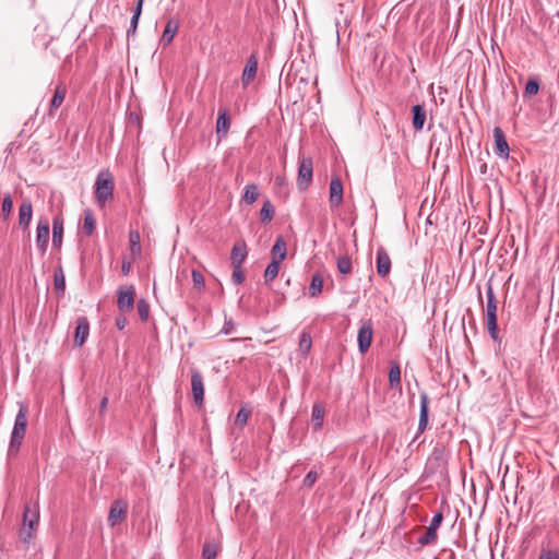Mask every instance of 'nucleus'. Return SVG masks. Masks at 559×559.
<instances>
[{"label":"nucleus","mask_w":559,"mask_h":559,"mask_svg":"<svg viewBox=\"0 0 559 559\" xmlns=\"http://www.w3.org/2000/svg\"><path fill=\"white\" fill-rule=\"evenodd\" d=\"M271 253H272V260L282 262L286 258V254H287L286 242L283 237L276 238V240L272 247Z\"/></svg>","instance_id":"24"},{"label":"nucleus","mask_w":559,"mask_h":559,"mask_svg":"<svg viewBox=\"0 0 559 559\" xmlns=\"http://www.w3.org/2000/svg\"><path fill=\"white\" fill-rule=\"evenodd\" d=\"M90 334V323L87 318L80 317L76 320L75 333H74V344L78 347H81Z\"/></svg>","instance_id":"14"},{"label":"nucleus","mask_w":559,"mask_h":559,"mask_svg":"<svg viewBox=\"0 0 559 559\" xmlns=\"http://www.w3.org/2000/svg\"><path fill=\"white\" fill-rule=\"evenodd\" d=\"M412 124L416 131H420L424 128L426 121V110L423 105H415L412 108Z\"/></svg>","instance_id":"22"},{"label":"nucleus","mask_w":559,"mask_h":559,"mask_svg":"<svg viewBox=\"0 0 559 559\" xmlns=\"http://www.w3.org/2000/svg\"><path fill=\"white\" fill-rule=\"evenodd\" d=\"M49 242V221L47 217H40L36 227V247L44 254L47 251Z\"/></svg>","instance_id":"8"},{"label":"nucleus","mask_w":559,"mask_h":559,"mask_svg":"<svg viewBox=\"0 0 559 559\" xmlns=\"http://www.w3.org/2000/svg\"><path fill=\"white\" fill-rule=\"evenodd\" d=\"M191 391L194 403L202 406L204 402V382L201 372L195 368L191 369Z\"/></svg>","instance_id":"9"},{"label":"nucleus","mask_w":559,"mask_h":559,"mask_svg":"<svg viewBox=\"0 0 559 559\" xmlns=\"http://www.w3.org/2000/svg\"><path fill=\"white\" fill-rule=\"evenodd\" d=\"M131 270V263L128 261H123L121 265V272L123 275H128Z\"/></svg>","instance_id":"51"},{"label":"nucleus","mask_w":559,"mask_h":559,"mask_svg":"<svg viewBox=\"0 0 559 559\" xmlns=\"http://www.w3.org/2000/svg\"><path fill=\"white\" fill-rule=\"evenodd\" d=\"M107 405H108V397L104 396L99 403V414L100 415H103L106 412Z\"/></svg>","instance_id":"50"},{"label":"nucleus","mask_w":559,"mask_h":559,"mask_svg":"<svg viewBox=\"0 0 559 559\" xmlns=\"http://www.w3.org/2000/svg\"><path fill=\"white\" fill-rule=\"evenodd\" d=\"M230 128V119L227 109L223 108L218 110V117L216 121V133L219 138L225 136Z\"/></svg>","instance_id":"21"},{"label":"nucleus","mask_w":559,"mask_h":559,"mask_svg":"<svg viewBox=\"0 0 559 559\" xmlns=\"http://www.w3.org/2000/svg\"><path fill=\"white\" fill-rule=\"evenodd\" d=\"M66 94H67L66 86H63L61 84L57 85V87L55 90V94L50 100V106H49V115L50 116H53L55 110H57L62 105V103L66 98Z\"/></svg>","instance_id":"23"},{"label":"nucleus","mask_w":559,"mask_h":559,"mask_svg":"<svg viewBox=\"0 0 559 559\" xmlns=\"http://www.w3.org/2000/svg\"><path fill=\"white\" fill-rule=\"evenodd\" d=\"M336 265H337V271L343 275L349 274L353 269L352 259L347 254L340 255L337 258Z\"/></svg>","instance_id":"31"},{"label":"nucleus","mask_w":559,"mask_h":559,"mask_svg":"<svg viewBox=\"0 0 559 559\" xmlns=\"http://www.w3.org/2000/svg\"><path fill=\"white\" fill-rule=\"evenodd\" d=\"M115 181L108 170L100 171L95 180V202L103 206L114 198Z\"/></svg>","instance_id":"3"},{"label":"nucleus","mask_w":559,"mask_h":559,"mask_svg":"<svg viewBox=\"0 0 559 559\" xmlns=\"http://www.w3.org/2000/svg\"><path fill=\"white\" fill-rule=\"evenodd\" d=\"M323 288V278L320 274H314L311 278V283L309 286V295L310 297H317L321 294Z\"/></svg>","instance_id":"30"},{"label":"nucleus","mask_w":559,"mask_h":559,"mask_svg":"<svg viewBox=\"0 0 559 559\" xmlns=\"http://www.w3.org/2000/svg\"><path fill=\"white\" fill-rule=\"evenodd\" d=\"M129 238H130V243H131V247H132V252L140 253L141 252V247H140V235H139V233L138 231H130Z\"/></svg>","instance_id":"43"},{"label":"nucleus","mask_w":559,"mask_h":559,"mask_svg":"<svg viewBox=\"0 0 559 559\" xmlns=\"http://www.w3.org/2000/svg\"><path fill=\"white\" fill-rule=\"evenodd\" d=\"M389 383L391 388L401 385V369L400 366L394 364L391 366L389 371Z\"/></svg>","instance_id":"34"},{"label":"nucleus","mask_w":559,"mask_h":559,"mask_svg":"<svg viewBox=\"0 0 559 559\" xmlns=\"http://www.w3.org/2000/svg\"><path fill=\"white\" fill-rule=\"evenodd\" d=\"M27 407L24 404H20L19 412L15 416L14 426L11 432L8 454L10 456L15 455L20 450V447L25 437L27 427Z\"/></svg>","instance_id":"1"},{"label":"nucleus","mask_w":559,"mask_h":559,"mask_svg":"<svg viewBox=\"0 0 559 559\" xmlns=\"http://www.w3.org/2000/svg\"><path fill=\"white\" fill-rule=\"evenodd\" d=\"M126 322H127V321H126V319H124V318H122V319L117 318V319H116V325H117V328H118L119 330H123V329H124V326H126Z\"/></svg>","instance_id":"52"},{"label":"nucleus","mask_w":559,"mask_h":559,"mask_svg":"<svg viewBox=\"0 0 559 559\" xmlns=\"http://www.w3.org/2000/svg\"><path fill=\"white\" fill-rule=\"evenodd\" d=\"M429 397L426 392L420 393V412L418 421V433H423L428 427L429 417Z\"/></svg>","instance_id":"15"},{"label":"nucleus","mask_w":559,"mask_h":559,"mask_svg":"<svg viewBox=\"0 0 559 559\" xmlns=\"http://www.w3.org/2000/svg\"><path fill=\"white\" fill-rule=\"evenodd\" d=\"M234 326L235 325H234L231 320L230 321H226L222 331L226 335L231 334L233 331H234Z\"/></svg>","instance_id":"49"},{"label":"nucleus","mask_w":559,"mask_h":559,"mask_svg":"<svg viewBox=\"0 0 559 559\" xmlns=\"http://www.w3.org/2000/svg\"><path fill=\"white\" fill-rule=\"evenodd\" d=\"M372 324L370 321L364 322L357 334L358 348L360 354L367 353L372 342Z\"/></svg>","instance_id":"10"},{"label":"nucleus","mask_w":559,"mask_h":559,"mask_svg":"<svg viewBox=\"0 0 559 559\" xmlns=\"http://www.w3.org/2000/svg\"><path fill=\"white\" fill-rule=\"evenodd\" d=\"M135 289L133 285L121 286L118 289L117 307L120 311L129 312L134 307Z\"/></svg>","instance_id":"6"},{"label":"nucleus","mask_w":559,"mask_h":559,"mask_svg":"<svg viewBox=\"0 0 559 559\" xmlns=\"http://www.w3.org/2000/svg\"><path fill=\"white\" fill-rule=\"evenodd\" d=\"M95 226H96V222H95L93 214L90 211L85 212L84 222H83L84 233L87 236L92 235V233L95 229Z\"/></svg>","instance_id":"37"},{"label":"nucleus","mask_w":559,"mask_h":559,"mask_svg":"<svg viewBox=\"0 0 559 559\" xmlns=\"http://www.w3.org/2000/svg\"><path fill=\"white\" fill-rule=\"evenodd\" d=\"M33 216V205L31 201L24 200L19 209V224L25 229L29 226Z\"/></svg>","instance_id":"19"},{"label":"nucleus","mask_w":559,"mask_h":559,"mask_svg":"<svg viewBox=\"0 0 559 559\" xmlns=\"http://www.w3.org/2000/svg\"><path fill=\"white\" fill-rule=\"evenodd\" d=\"M13 207V201L10 194L4 195L2 205H1V212L4 217H8L12 211Z\"/></svg>","instance_id":"42"},{"label":"nucleus","mask_w":559,"mask_h":559,"mask_svg":"<svg viewBox=\"0 0 559 559\" xmlns=\"http://www.w3.org/2000/svg\"><path fill=\"white\" fill-rule=\"evenodd\" d=\"M313 164L310 157L300 159L298 167L297 185L299 189H307L312 181Z\"/></svg>","instance_id":"7"},{"label":"nucleus","mask_w":559,"mask_h":559,"mask_svg":"<svg viewBox=\"0 0 559 559\" xmlns=\"http://www.w3.org/2000/svg\"><path fill=\"white\" fill-rule=\"evenodd\" d=\"M260 216H261V221L263 223H269L272 221V218L274 216V207L269 200H266L263 203L262 209L260 211Z\"/></svg>","instance_id":"35"},{"label":"nucleus","mask_w":559,"mask_h":559,"mask_svg":"<svg viewBox=\"0 0 559 559\" xmlns=\"http://www.w3.org/2000/svg\"><path fill=\"white\" fill-rule=\"evenodd\" d=\"M257 69H258V59L254 55H251L248 59H247V63L243 68V71H242V78H241V81H242V85L246 87L248 86V84L250 83V81H252L255 76V73H257Z\"/></svg>","instance_id":"16"},{"label":"nucleus","mask_w":559,"mask_h":559,"mask_svg":"<svg viewBox=\"0 0 559 559\" xmlns=\"http://www.w3.org/2000/svg\"><path fill=\"white\" fill-rule=\"evenodd\" d=\"M39 522V510L36 504H25L23 512V523L19 532L20 540L26 545L34 538Z\"/></svg>","instance_id":"2"},{"label":"nucleus","mask_w":559,"mask_h":559,"mask_svg":"<svg viewBox=\"0 0 559 559\" xmlns=\"http://www.w3.org/2000/svg\"><path fill=\"white\" fill-rule=\"evenodd\" d=\"M324 411L319 405L312 407V421L317 428H320L323 423Z\"/></svg>","instance_id":"39"},{"label":"nucleus","mask_w":559,"mask_h":559,"mask_svg":"<svg viewBox=\"0 0 559 559\" xmlns=\"http://www.w3.org/2000/svg\"><path fill=\"white\" fill-rule=\"evenodd\" d=\"M377 273L380 277L384 278L389 275L391 271V259L389 253L383 247L378 248L377 250Z\"/></svg>","instance_id":"12"},{"label":"nucleus","mask_w":559,"mask_h":559,"mask_svg":"<svg viewBox=\"0 0 559 559\" xmlns=\"http://www.w3.org/2000/svg\"><path fill=\"white\" fill-rule=\"evenodd\" d=\"M136 310L142 321H146L148 319L150 306L145 299L138 300Z\"/></svg>","instance_id":"38"},{"label":"nucleus","mask_w":559,"mask_h":559,"mask_svg":"<svg viewBox=\"0 0 559 559\" xmlns=\"http://www.w3.org/2000/svg\"><path fill=\"white\" fill-rule=\"evenodd\" d=\"M343 202V183L335 177L330 182V205L332 209L338 207Z\"/></svg>","instance_id":"13"},{"label":"nucleus","mask_w":559,"mask_h":559,"mask_svg":"<svg viewBox=\"0 0 559 559\" xmlns=\"http://www.w3.org/2000/svg\"><path fill=\"white\" fill-rule=\"evenodd\" d=\"M250 414L251 409L241 407L236 415L235 425L242 429L247 425Z\"/></svg>","instance_id":"36"},{"label":"nucleus","mask_w":559,"mask_h":559,"mask_svg":"<svg viewBox=\"0 0 559 559\" xmlns=\"http://www.w3.org/2000/svg\"><path fill=\"white\" fill-rule=\"evenodd\" d=\"M539 91V83L535 79H531L525 86V94L526 95H535Z\"/></svg>","instance_id":"45"},{"label":"nucleus","mask_w":559,"mask_h":559,"mask_svg":"<svg viewBox=\"0 0 559 559\" xmlns=\"http://www.w3.org/2000/svg\"><path fill=\"white\" fill-rule=\"evenodd\" d=\"M231 280L236 285L242 284L245 281V273L241 266H233Z\"/></svg>","instance_id":"44"},{"label":"nucleus","mask_w":559,"mask_h":559,"mask_svg":"<svg viewBox=\"0 0 559 559\" xmlns=\"http://www.w3.org/2000/svg\"><path fill=\"white\" fill-rule=\"evenodd\" d=\"M495 153L502 158H508L510 153L509 144L500 127L493 128Z\"/></svg>","instance_id":"11"},{"label":"nucleus","mask_w":559,"mask_h":559,"mask_svg":"<svg viewBox=\"0 0 559 559\" xmlns=\"http://www.w3.org/2000/svg\"><path fill=\"white\" fill-rule=\"evenodd\" d=\"M318 479V473L310 471L304 478L302 484L305 487L310 488L314 485Z\"/></svg>","instance_id":"46"},{"label":"nucleus","mask_w":559,"mask_h":559,"mask_svg":"<svg viewBox=\"0 0 559 559\" xmlns=\"http://www.w3.org/2000/svg\"><path fill=\"white\" fill-rule=\"evenodd\" d=\"M53 287L59 296H63L66 290V276L61 266L57 267L53 273Z\"/></svg>","instance_id":"26"},{"label":"nucleus","mask_w":559,"mask_h":559,"mask_svg":"<svg viewBox=\"0 0 559 559\" xmlns=\"http://www.w3.org/2000/svg\"><path fill=\"white\" fill-rule=\"evenodd\" d=\"M311 337L308 333H302L299 341V348L304 355H307L311 348Z\"/></svg>","instance_id":"40"},{"label":"nucleus","mask_w":559,"mask_h":559,"mask_svg":"<svg viewBox=\"0 0 559 559\" xmlns=\"http://www.w3.org/2000/svg\"><path fill=\"white\" fill-rule=\"evenodd\" d=\"M280 261L272 260L271 263L266 266L264 271V281L265 283H271L278 274L280 271Z\"/></svg>","instance_id":"32"},{"label":"nucleus","mask_w":559,"mask_h":559,"mask_svg":"<svg viewBox=\"0 0 559 559\" xmlns=\"http://www.w3.org/2000/svg\"><path fill=\"white\" fill-rule=\"evenodd\" d=\"M63 239V217L56 215L52 219V246L60 249Z\"/></svg>","instance_id":"17"},{"label":"nucleus","mask_w":559,"mask_h":559,"mask_svg":"<svg viewBox=\"0 0 559 559\" xmlns=\"http://www.w3.org/2000/svg\"><path fill=\"white\" fill-rule=\"evenodd\" d=\"M487 304H486V326L492 340H498V325H497V300L493 294L491 284L487 285L486 289Z\"/></svg>","instance_id":"4"},{"label":"nucleus","mask_w":559,"mask_h":559,"mask_svg":"<svg viewBox=\"0 0 559 559\" xmlns=\"http://www.w3.org/2000/svg\"><path fill=\"white\" fill-rule=\"evenodd\" d=\"M178 28L179 22L175 19H169L163 32L160 44L163 46H168L174 40V37L176 36Z\"/></svg>","instance_id":"20"},{"label":"nucleus","mask_w":559,"mask_h":559,"mask_svg":"<svg viewBox=\"0 0 559 559\" xmlns=\"http://www.w3.org/2000/svg\"><path fill=\"white\" fill-rule=\"evenodd\" d=\"M443 521V513L441 511H438L431 519L430 521V524H429V527H432L435 528L436 531H438V528L440 527L441 523Z\"/></svg>","instance_id":"47"},{"label":"nucleus","mask_w":559,"mask_h":559,"mask_svg":"<svg viewBox=\"0 0 559 559\" xmlns=\"http://www.w3.org/2000/svg\"><path fill=\"white\" fill-rule=\"evenodd\" d=\"M218 545L214 542H205L202 547L203 559H215L217 556Z\"/></svg>","instance_id":"33"},{"label":"nucleus","mask_w":559,"mask_h":559,"mask_svg":"<svg viewBox=\"0 0 559 559\" xmlns=\"http://www.w3.org/2000/svg\"><path fill=\"white\" fill-rule=\"evenodd\" d=\"M429 461H435L438 465L445 462V445L437 443L430 454Z\"/></svg>","instance_id":"29"},{"label":"nucleus","mask_w":559,"mask_h":559,"mask_svg":"<svg viewBox=\"0 0 559 559\" xmlns=\"http://www.w3.org/2000/svg\"><path fill=\"white\" fill-rule=\"evenodd\" d=\"M144 0H138V3L133 10V14L131 16L130 26L127 31V35H134L138 28L139 20L142 13V7H143Z\"/></svg>","instance_id":"25"},{"label":"nucleus","mask_w":559,"mask_h":559,"mask_svg":"<svg viewBox=\"0 0 559 559\" xmlns=\"http://www.w3.org/2000/svg\"><path fill=\"white\" fill-rule=\"evenodd\" d=\"M437 532L438 531H436L435 528L428 526L426 533L418 538V544L420 546L435 545L438 540Z\"/></svg>","instance_id":"28"},{"label":"nucleus","mask_w":559,"mask_h":559,"mask_svg":"<svg viewBox=\"0 0 559 559\" xmlns=\"http://www.w3.org/2000/svg\"><path fill=\"white\" fill-rule=\"evenodd\" d=\"M192 282L197 289L202 290L205 287V281L201 272L192 270Z\"/></svg>","instance_id":"41"},{"label":"nucleus","mask_w":559,"mask_h":559,"mask_svg":"<svg viewBox=\"0 0 559 559\" xmlns=\"http://www.w3.org/2000/svg\"><path fill=\"white\" fill-rule=\"evenodd\" d=\"M539 559H559V555L556 551L548 550L540 555Z\"/></svg>","instance_id":"48"},{"label":"nucleus","mask_w":559,"mask_h":559,"mask_svg":"<svg viewBox=\"0 0 559 559\" xmlns=\"http://www.w3.org/2000/svg\"><path fill=\"white\" fill-rule=\"evenodd\" d=\"M247 255V245L245 242L235 243L230 253V261L233 266H242Z\"/></svg>","instance_id":"18"},{"label":"nucleus","mask_w":559,"mask_h":559,"mask_svg":"<svg viewBox=\"0 0 559 559\" xmlns=\"http://www.w3.org/2000/svg\"><path fill=\"white\" fill-rule=\"evenodd\" d=\"M259 198V189L254 183H249L245 188L242 201L247 204H253Z\"/></svg>","instance_id":"27"},{"label":"nucleus","mask_w":559,"mask_h":559,"mask_svg":"<svg viewBox=\"0 0 559 559\" xmlns=\"http://www.w3.org/2000/svg\"><path fill=\"white\" fill-rule=\"evenodd\" d=\"M128 503L124 500L118 499L111 503L109 514L107 518L108 525L115 527L127 519Z\"/></svg>","instance_id":"5"}]
</instances>
